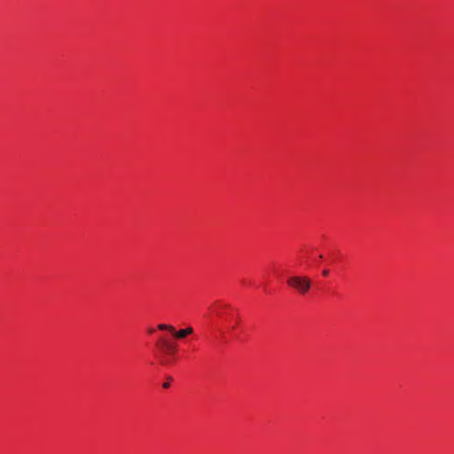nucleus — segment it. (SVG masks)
Here are the masks:
<instances>
[{"label":"nucleus","instance_id":"7ed1b4c3","mask_svg":"<svg viewBox=\"0 0 454 454\" xmlns=\"http://www.w3.org/2000/svg\"><path fill=\"white\" fill-rule=\"evenodd\" d=\"M156 345L163 351L168 354H174L176 347L165 337H161L157 341Z\"/></svg>","mask_w":454,"mask_h":454},{"label":"nucleus","instance_id":"f03ea898","mask_svg":"<svg viewBox=\"0 0 454 454\" xmlns=\"http://www.w3.org/2000/svg\"><path fill=\"white\" fill-rule=\"evenodd\" d=\"M158 329L161 330V331H168L178 339L185 338L187 335L192 333V332H193V329L192 327H187L185 329H182V330L176 332V329L174 326H172L170 325H165V324H160L158 325Z\"/></svg>","mask_w":454,"mask_h":454},{"label":"nucleus","instance_id":"39448f33","mask_svg":"<svg viewBox=\"0 0 454 454\" xmlns=\"http://www.w3.org/2000/svg\"><path fill=\"white\" fill-rule=\"evenodd\" d=\"M168 387H169V383H168V382H165V383L163 384V387H164V388H168Z\"/></svg>","mask_w":454,"mask_h":454},{"label":"nucleus","instance_id":"20e7f679","mask_svg":"<svg viewBox=\"0 0 454 454\" xmlns=\"http://www.w3.org/2000/svg\"><path fill=\"white\" fill-rule=\"evenodd\" d=\"M328 274H329V271L327 270H323V275L324 276H328Z\"/></svg>","mask_w":454,"mask_h":454},{"label":"nucleus","instance_id":"f257e3e1","mask_svg":"<svg viewBox=\"0 0 454 454\" xmlns=\"http://www.w3.org/2000/svg\"><path fill=\"white\" fill-rule=\"evenodd\" d=\"M287 284L301 294H305L310 288L311 281L307 277L294 276L287 279Z\"/></svg>","mask_w":454,"mask_h":454}]
</instances>
